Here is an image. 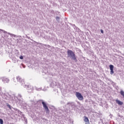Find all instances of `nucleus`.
I'll return each mask as SVG.
<instances>
[{"mask_svg":"<svg viewBox=\"0 0 124 124\" xmlns=\"http://www.w3.org/2000/svg\"><path fill=\"white\" fill-rule=\"evenodd\" d=\"M67 55L69 58H71L72 60L75 61V62H77V58H76V55L75 53L71 50H68Z\"/></svg>","mask_w":124,"mask_h":124,"instance_id":"nucleus-1","label":"nucleus"},{"mask_svg":"<svg viewBox=\"0 0 124 124\" xmlns=\"http://www.w3.org/2000/svg\"><path fill=\"white\" fill-rule=\"evenodd\" d=\"M42 104H43V107L46 110V113L49 114V113H50V110H49V108H48V107L47 106L46 103L44 102H42Z\"/></svg>","mask_w":124,"mask_h":124,"instance_id":"nucleus-2","label":"nucleus"},{"mask_svg":"<svg viewBox=\"0 0 124 124\" xmlns=\"http://www.w3.org/2000/svg\"><path fill=\"white\" fill-rule=\"evenodd\" d=\"M76 95L79 100H83L84 99L83 95L79 92H76Z\"/></svg>","mask_w":124,"mask_h":124,"instance_id":"nucleus-3","label":"nucleus"},{"mask_svg":"<svg viewBox=\"0 0 124 124\" xmlns=\"http://www.w3.org/2000/svg\"><path fill=\"white\" fill-rule=\"evenodd\" d=\"M83 118L85 124H90V120H89V118L87 116H84Z\"/></svg>","mask_w":124,"mask_h":124,"instance_id":"nucleus-4","label":"nucleus"},{"mask_svg":"<svg viewBox=\"0 0 124 124\" xmlns=\"http://www.w3.org/2000/svg\"><path fill=\"white\" fill-rule=\"evenodd\" d=\"M109 69L110 70V74H114V65H109Z\"/></svg>","mask_w":124,"mask_h":124,"instance_id":"nucleus-5","label":"nucleus"},{"mask_svg":"<svg viewBox=\"0 0 124 124\" xmlns=\"http://www.w3.org/2000/svg\"><path fill=\"white\" fill-rule=\"evenodd\" d=\"M115 101L116 102V103H117V104H118V105H123V104H124V103L118 99L115 100Z\"/></svg>","mask_w":124,"mask_h":124,"instance_id":"nucleus-6","label":"nucleus"},{"mask_svg":"<svg viewBox=\"0 0 124 124\" xmlns=\"http://www.w3.org/2000/svg\"><path fill=\"white\" fill-rule=\"evenodd\" d=\"M16 79L18 82H24V80H23V79H22V78L19 76L16 77Z\"/></svg>","mask_w":124,"mask_h":124,"instance_id":"nucleus-7","label":"nucleus"},{"mask_svg":"<svg viewBox=\"0 0 124 124\" xmlns=\"http://www.w3.org/2000/svg\"><path fill=\"white\" fill-rule=\"evenodd\" d=\"M2 81L4 83H9V79L7 78H3Z\"/></svg>","mask_w":124,"mask_h":124,"instance_id":"nucleus-8","label":"nucleus"},{"mask_svg":"<svg viewBox=\"0 0 124 124\" xmlns=\"http://www.w3.org/2000/svg\"><path fill=\"white\" fill-rule=\"evenodd\" d=\"M120 94L122 95V96L124 98V92L123 91H121L120 92Z\"/></svg>","mask_w":124,"mask_h":124,"instance_id":"nucleus-9","label":"nucleus"},{"mask_svg":"<svg viewBox=\"0 0 124 124\" xmlns=\"http://www.w3.org/2000/svg\"><path fill=\"white\" fill-rule=\"evenodd\" d=\"M0 124H3V120H2L1 119H0Z\"/></svg>","mask_w":124,"mask_h":124,"instance_id":"nucleus-10","label":"nucleus"},{"mask_svg":"<svg viewBox=\"0 0 124 124\" xmlns=\"http://www.w3.org/2000/svg\"><path fill=\"white\" fill-rule=\"evenodd\" d=\"M7 107H9V109H11V106H10V105L7 104Z\"/></svg>","mask_w":124,"mask_h":124,"instance_id":"nucleus-11","label":"nucleus"},{"mask_svg":"<svg viewBox=\"0 0 124 124\" xmlns=\"http://www.w3.org/2000/svg\"><path fill=\"white\" fill-rule=\"evenodd\" d=\"M19 59H20V60H23L24 59V57H23V56H20Z\"/></svg>","mask_w":124,"mask_h":124,"instance_id":"nucleus-12","label":"nucleus"},{"mask_svg":"<svg viewBox=\"0 0 124 124\" xmlns=\"http://www.w3.org/2000/svg\"><path fill=\"white\" fill-rule=\"evenodd\" d=\"M56 20H58V19H60V17L57 16V17H56Z\"/></svg>","mask_w":124,"mask_h":124,"instance_id":"nucleus-13","label":"nucleus"},{"mask_svg":"<svg viewBox=\"0 0 124 124\" xmlns=\"http://www.w3.org/2000/svg\"><path fill=\"white\" fill-rule=\"evenodd\" d=\"M101 33H104V31H103V30H101Z\"/></svg>","mask_w":124,"mask_h":124,"instance_id":"nucleus-14","label":"nucleus"}]
</instances>
